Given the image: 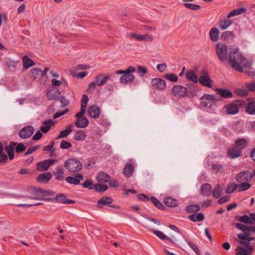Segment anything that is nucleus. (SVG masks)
I'll list each match as a JSON object with an SVG mask.
<instances>
[{
	"label": "nucleus",
	"mask_w": 255,
	"mask_h": 255,
	"mask_svg": "<svg viewBox=\"0 0 255 255\" xmlns=\"http://www.w3.org/2000/svg\"><path fill=\"white\" fill-rule=\"evenodd\" d=\"M52 175L50 172H45L39 175L37 181L39 182L47 183L51 178Z\"/></svg>",
	"instance_id": "b1692460"
},
{
	"label": "nucleus",
	"mask_w": 255,
	"mask_h": 255,
	"mask_svg": "<svg viewBox=\"0 0 255 255\" xmlns=\"http://www.w3.org/2000/svg\"><path fill=\"white\" fill-rule=\"evenodd\" d=\"M139 41L151 42L153 40V37L151 35L147 34L139 35Z\"/></svg>",
	"instance_id": "09e8293b"
},
{
	"label": "nucleus",
	"mask_w": 255,
	"mask_h": 255,
	"mask_svg": "<svg viewBox=\"0 0 255 255\" xmlns=\"http://www.w3.org/2000/svg\"><path fill=\"white\" fill-rule=\"evenodd\" d=\"M216 53L221 61H223V43L219 42L216 46Z\"/></svg>",
	"instance_id": "72a5a7b5"
},
{
	"label": "nucleus",
	"mask_w": 255,
	"mask_h": 255,
	"mask_svg": "<svg viewBox=\"0 0 255 255\" xmlns=\"http://www.w3.org/2000/svg\"><path fill=\"white\" fill-rule=\"evenodd\" d=\"M211 186L209 184H204L201 186V193L202 195L207 196L210 193Z\"/></svg>",
	"instance_id": "ea45409f"
},
{
	"label": "nucleus",
	"mask_w": 255,
	"mask_h": 255,
	"mask_svg": "<svg viewBox=\"0 0 255 255\" xmlns=\"http://www.w3.org/2000/svg\"><path fill=\"white\" fill-rule=\"evenodd\" d=\"M229 62L231 67L239 72H244V67L250 68L252 65L244 57L237 47H233L230 52Z\"/></svg>",
	"instance_id": "f03ea898"
},
{
	"label": "nucleus",
	"mask_w": 255,
	"mask_h": 255,
	"mask_svg": "<svg viewBox=\"0 0 255 255\" xmlns=\"http://www.w3.org/2000/svg\"><path fill=\"white\" fill-rule=\"evenodd\" d=\"M235 93L237 95L242 97L246 96L248 94V92L246 90L241 89H236Z\"/></svg>",
	"instance_id": "e2e57ef3"
},
{
	"label": "nucleus",
	"mask_w": 255,
	"mask_h": 255,
	"mask_svg": "<svg viewBox=\"0 0 255 255\" xmlns=\"http://www.w3.org/2000/svg\"><path fill=\"white\" fill-rule=\"evenodd\" d=\"M83 179V176L82 174L78 173L74 176H68L65 178L66 181L71 184L79 185Z\"/></svg>",
	"instance_id": "4468645a"
},
{
	"label": "nucleus",
	"mask_w": 255,
	"mask_h": 255,
	"mask_svg": "<svg viewBox=\"0 0 255 255\" xmlns=\"http://www.w3.org/2000/svg\"><path fill=\"white\" fill-rule=\"evenodd\" d=\"M252 177V173L249 170H246L237 174L236 179L238 182H250Z\"/></svg>",
	"instance_id": "9d476101"
},
{
	"label": "nucleus",
	"mask_w": 255,
	"mask_h": 255,
	"mask_svg": "<svg viewBox=\"0 0 255 255\" xmlns=\"http://www.w3.org/2000/svg\"><path fill=\"white\" fill-rule=\"evenodd\" d=\"M247 9L244 7H241L231 11L228 15L227 18H230L231 17L238 16L242 14L247 11Z\"/></svg>",
	"instance_id": "cd10ccee"
},
{
	"label": "nucleus",
	"mask_w": 255,
	"mask_h": 255,
	"mask_svg": "<svg viewBox=\"0 0 255 255\" xmlns=\"http://www.w3.org/2000/svg\"><path fill=\"white\" fill-rule=\"evenodd\" d=\"M238 220L246 224H252V221L251 220V216H248V215H244L239 217Z\"/></svg>",
	"instance_id": "3c124183"
},
{
	"label": "nucleus",
	"mask_w": 255,
	"mask_h": 255,
	"mask_svg": "<svg viewBox=\"0 0 255 255\" xmlns=\"http://www.w3.org/2000/svg\"><path fill=\"white\" fill-rule=\"evenodd\" d=\"M41 73V70L40 69L37 68H33L30 70L29 75L35 79H40Z\"/></svg>",
	"instance_id": "c9c22d12"
},
{
	"label": "nucleus",
	"mask_w": 255,
	"mask_h": 255,
	"mask_svg": "<svg viewBox=\"0 0 255 255\" xmlns=\"http://www.w3.org/2000/svg\"><path fill=\"white\" fill-rule=\"evenodd\" d=\"M57 162V159H47L43 161L39 162L36 164V169L39 171H46L55 162Z\"/></svg>",
	"instance_id": "1a4fd4ad"
},
{
	"label": "nucleus",
	"mask_w": 255,
	"mask_h": 255,
	"mask_svg": "<svg viewBox=\"0 0 255 255\" xmlns=\"http://www.w3.org/2000/svg\"><path fill=\"white\" fill-rule=\"evenodd\" d=\"M246 111L250 115H255V104L249 103L246 106Z\"/></svg>",
	"instance_id": "79ce46f5"
},
{
	"label": "nucleus",
	"mask_w": 255,
	"mask_h": 255,
	"mask_svg": "<svg viewBox=\"0 0 255 255\" xmlns=\"http://www.w3.org/2000/svg\"><path fill=\"white\" fill-rule=\"evenodd\" d=\"M82 186L85 188H88L89 189H94L93 183L92 181L90 180H86L84 183L82 184Z\"/></svg>",
	"instance_id": "13d9d810"
},
{
	"label": "nucleus",
	"mask_w": 255,
	"mask_h": 255,
	"mask_svg": "<svg viewBox=\"0 0 255 255\" xmlns=\"http://www.w3.org/2000/svg\"><path fill=\"white\" fill-rule=\"evenodd\" d=\"M89 116L94 119H97L100 115V109L96 105L89 107L88 110Z\"/></svg>",
	"instance_id": "f3484780"
},
{
	"label": "nucleus",
	"mask_w": 255,
	"mask_h": 255,
	"mask_svg": "<svg viewBox=\"0 0 255 255\" xmlns=\"http://www.w3.org/2000/svg\"><path fill=\"white\" fill-rule=\"evenodd\" d=\"M200 74L199 77L200 84L207 88H212L213 81L211 79L208 71L206 70H202Z\"/></svg>",
	"instance_id": "423d86ee"
},
{
	"label": "nucleus",
	"mask_w": 255,
	"mask_h": 255,
	"mask_svg": "<svg viewBox=\"0 0 255 255\" xmlns=\"http://www.w3.org/2000/svg\"><path fill=\"white\" fill-rule=\"evenodd\" d=\"M96 178L100 182H107L110 180L111 177L108 174L101 172L97 174Z\"/></svg>",
	"instance_id": "bb28decb"
},
{
	"label": "nucleus",
	"mask_w": 255,
	"mask_h": 255,
	"mask_svg": "<svg viewBox=\"0 0 255 255\" xmlns=\"http://www.w3.org/2000/svg\"><path fill=\"white\" fill-rule=\"evenodd\" d=\"M164 77L170 81L175 82L178 80V77L174 74L169 73L165 74Z\"/></svg>",
	"instance_id": "864d4df0"
},
{
	"label": "nucleus",
	"mask_w": 255,
	"mask_h": 255,
	"mask_svg": "<svg viewBox=\"0 0 255 255\" xmlns=\"http://www.w3.org/2000/svg\"><path fill=\"white\" fill-rule=\"evenodd\" d=\"M54 122L52 120L45 121L43 122V126L40 128V130L43 133H46L49 131L51 127L54 125Z\"/></svg>",
	"instance_id": "4be33fe9"
},
{
	"label": "nucleus",
	"mask_w": 255,
	"mask_h": 255,
	"mask_svg": "<svg viewBox=\"0 0 255 255\" xmlns=\"http://www.w3.org/2000/svg\"><path fill=\"white\" fill-rule=\"evenodd\" d=\"M186 210L188 213H194L200 210V207L197 205H190L186 207Z\"/></svg>",
	"instance_id": "de8ad7c7"
},
{
	"label": "nucleus",
	"mask_w": 255,
	"mask_h": 255,
	"mask_svg": "<svg viewBox=\"0 0 255 255\" xmlns=\"http://www.w3.org/2000/svg\"><path fill=\"white\" fill-rule=\"evenodd\" d=\"M34 131V128L31 126H27L23 128L19 132L18 136L21 139H27L30 137Z\"/></svg>",
	"instance_id": "9b49d317"
},
{
	"label": "nucleus",
	"mask_w": 255,
	"mask_h": 255,
	"mask_svg": "<svg viewBox=\"0 0 255 255\" xmlns=\"http://www.w3.org/2000/svg\"><path fill=\"white\" fill-rule=\"evenodd\" d=\"M132 73H128L123 75L120 79L121 83L127 84L133 82L135 77Z\"/></svg>",
	"instance_id": "aec40b11"
},
{
	"label": "nucleus",
	"mask_w": 255,
	"mask_h": 255,
	"mask_svg": "<svg viewBox=\"0 0 255 255\" xmlns=\"http://www.w3.org/2000/svg\"><path fill=\"white\" fill-rule=\"evenodd\" d=\"M86 136V133L82 130H79L76 132L74 136V139L77 141H83Z\"/></svg>",
	"instance_id": "4c0bfd02"
},
{
	"label": "nucleus",
	"mask_w": 255,
	"mask_h": 255,
	"mask_svg": "<svg viewBox=\"0 0 255 255\" xmlns=\"http://www.w3.org/2000/svg\"><path fill=\"white\" fill-rule=\"evenodd\" d=\"M241 151L238 149L235 146L230 148L228 151V155L231 158H235L240 156Z\"/></svg>",
	"instance_id": "393cba45"
},
{
	"label": "nucleus",
	"mask_w": 255,
	"mask_h": 255,
	"mask_svg": "<svg viewBox=\"0 0 255 255\" xmlns=\"http://www.w3.org/2000/svg\"><path fill=\"white\" fill-rule=\"evenodd\" d=\"M183 5L187 8L193 10H197L200 9L201 7L199 5L196 4H192L190 3H184Z\"/></svg>",
	"instance_id": "8fccbe9b"
},
{
	"label": "nucleus",
	"mask_w": 255,
	"mask_h": 255,
	"mask_svg": "<svg viewBox=\"0 0 255 255\" xmlns=\"http://www.w3.org/2000/svg\"><path fill=\"white\" fill-rule=\"evenodd\" d=\"M201 105L207 108L221 104V99L212 95L205 94L201 98Z\"/></svg>",
	"instance_id": "7ed1b4c3"
},
{
	"label": "nucleus",
	"mask_w": 255,
	"mask_h": 255,
	"mask_svg": "<svg viewBox=\"0 0 255 255\" xmlns=\"http://www.w3.org/2000/svg\"><path fill=\"white\" fill-rule=\"evenodd\" d=\"M108 188L107 185L102 184H96L94 185V189L99 192H102L107 190Z\"/></svg>",
	"instance_id": "c03bdc74"
},
{
	"label": "nucleus",
	"mask_w": 255,
	"mask_h": 255,
	"mask_svg": "<svg viewBox=\"0 0 255 255\" xmlns=\"http://www.w3.org/2000/svg\"><path fill=\"white\" fill-rule=\"evenodd\" d=\"M189 219L194 222L202 221L204 219V215L202 213L193 214L188 216Z\"/></svg>",
	"instance_id": "473e14b6"
},
{
	"label": "nucleus",
	"mask_w": 255,
	"mask_h": 255,
	"mask_svg": "<svg viewBox=\"0 0 255 255\" xmlns=\"http://www.w3.org/2000/svg\"><path fill=\"white\" fill-rule=\"evenodd\" d=\"M151 84L153 89L160 91H163L166 87V82L161 78L153 79Z\"/></svg>",
	"instance_id": "f8f14e48"
},
{
	"label": "nucleus",
	"mask_w": 255,
	"mask_h": 255,
	"mask_svg": "<svg viewBox=\"0 0 255 255\" xmlns=\"http://www.w3.org/2000/svg\"><path fill=\"white\" fill-rule=\"evenodd\" d=\"M89 101L88 96L86 94H84L82 97L81 101V106L82 108H86Z\"/></svg>",
	"instance_id": "4d7b16f0"
},
{
	"label": "nucleus",
	"mask_w": 255,
	"mask_h": 255,
	"mask_svg": "<svg viewBox=\"0 0 255 255\" xmlns=\"http://www.w3.org/2000/svg\"><path fill=\"white\" fill-rule=\"evenodd\" d=\"M75 126L79 128H85L89 125V120L86 117L79 118L75 122Z\"/></svg>",
	"instance_id": "5701e85b"
},
{
	"label": "nucleus",
	"mask_w": 255,
	"mask_h": 255,
	"mask_svg": "<svg viewBox=\"0 0 255 255\" xmlns=\"http://www.w3.org/2000/svg\"><path fill=\"white\" fill-rule=\"evenodd\" d=\"M41 188L30 187L28 188V192L31 194L27 198L30 199H36L43 201H51L52 199L49 198H42L40 196Z\"/></svg>",
	"instance_id": "6e6552de"
},
{
	"label": "nucleus",
	"mask_w": 255,
	"mask_h": 255,
	"mask_svg": "<svg viewBox=\"0 0 255 255\" xmlns=\"http://www.w3.org/2000/svg\"><path fill=\"white\" fill-rule=\"evenodd\" d=\"M3 146L1 142H0V163H6L8 159V156L3 153Z\"/></svg>",
	"instance_id": "58836bf2"
},
{
	"label": "nucleus",
	"mask_w": 255,
	"mask_h": 255,
	"mask_svg": "<svg viewBox=\"0 0 255 255\" xmlns=\"http://www.w3.org/2000/svg\"><path fill=\"white\" fill-rule=\"evenodd\" d=\"M23 66L25 69L34 65V62L27 56H24L22 58Z\"/></svg>",
	"instance_id": "f704fd0d"
},
{
	"label": "nucleus",
	"mask_w": 255,
	"mask_h": 255,
	"mask_svg": "<svg viewBox=\"0 0 255 255\" xmlns=\"http://www.w3.org/2000/svg\"><path fill=\"white\" fill-rule=\"evenodd\" d=\"M111 78V75L109 74H100L95 77V81L98 86H102L104 85L106 82L109 80Z\"/></svg>",
	"instance_id": "2eb2a0df"
},
{
	"label": "nucleus",
	"mask_w": 255,
	"mask_h": 255,
	"mask_svg": "<svg viewBox=\"0 0 255 255\" xmlns=\"http://www.w3.org/2000/svg\"><path fill=\"white\" fill-rule=\"evenodd\" d=\"M39 147H40L39 145H37L29 147L28 149V150H27V151L25 153L24 155L26 156L28 154H30L32 153L34 151H35L36 150L38 149L39 148Z\"/></svg>",
	"instance_id": "0e129e2a"
},
{
	"label": "nucleus",
	"mask_w": 255,
	"mask_h": 255,
	"mask_svg": "<svg viewBox=\"0 0 255 255\" xmlns=\"http://www.w3.org/2000/svg\"><path fill=\"white\" fill-rule=\"evenodd\" d=\"M249 182H241V184H237V190L240 192L247 190L251 186Z\"/></svg>",
	"instance_id": "a19ab883"
},
{
	"label": "nucleus",
	"mask_w": 255,
	"mask_h": 255,
	"mask_svg": "<svg viewBox=\"0 0 255 255\" xmlns=\"http://www.w3.org/2000/svg\"><path fill=\"white\" fill-rule=\"evenodd\" d=\"M54 199L57 202L62 204H71L75 203V201L68 199L66 196L62 193L57 195Z\"/></svg>",
	"instance_id": "a211bd4d"
},
{
	"label": "nucleus",
	"mask_w": 255,
	"mask_h": 255,
	"mask_svg": "<svg viewBox=\"0 0 255 255\" xmlns=\"http://www.w3.org/2000/svg\"><path fill=\"white\" fill-rule=\"evenodd\" d=\"M237 228L244 231V233L238 234V238L241 243L245 244L244 246L238 247L236 249L237 255H250L254 249V246L250 244L252 240L255 241V238L251 237L246 231H253L255 232V228L247 226L241 223H237L236 225Z\"/></svg>",
	"instance_id": "f257e3e1"
},
{
	"label": "nucleus",
	"mask_w": 255,
	"mask_h": 255,
	"mask_svg": "<svg viewBox=\"0 0 255 255\" xmlns=\"http://www.w3.org/2000/svg\"><path fill=\"white\" fill-rule=\"evenodd\" d=\"M17 144L16 142H10L9 144L6 145L4 149L8 154L9 159L12 160L14 157V149Z\"/></svg>",
	"instance_id": "6ab92c4d"
},
{
	"label": "nucleus",
	"mask_w": 255,
	"mask_h": 255,
	"mask_svg": "<svg viewBox=\"0 0 255 255\" xmlns=\"http://www.w3.org/2000/svg\"><path fill=\"white\" fill-rule=\"evenodd\" d=\"M15 148L16 152L19 153L25 150L26 146L22 143H19L16 144Z\"/></svg>",
	"instance_id": "052dcab7"
},
{
	"label": "nucleus",
	"mask_w": 255,
	"mask_h": 255,
	"mask_svg": "<svg viewBox=\"0 0 255 255\" xmlns=\"http://www.w3.org/2000/svg\"><path fill=\"white\" fill-rule=\"evenodd\" d=\"M54 192L50 190H45L41 189L40 196H49L54 195Z\"/></svg>",
	"instance_id": "69168bd1"
},
{
	"label": "nucleus",
	"mask_w": 255,
	"mask_h": 255,
	"mask_svg": "<svg viewBox=\"0 0 255 255\" xmlns=\"http://www.w3.org/2000/svg\"><path fill=\"white\" fill-rule=\"evenodd\" d=\"M64 166L70 172H78L82 169V164L75 158L68 159L64 163Z\"/></svg>",
	"instance_id": "20e7f679"
},
{
	"label": "nucleus",
	"mask_w": 255,
	"mask_h": 255,
	"mask_svg": "<svg viewBox=\"0 0 255 255\" xmlns=\"http://www.w3.org/2000/svg\"><path fill=\"white\" fill-rule=\"evenodd\" d=\"M150 200L154 204V205L160 209H164L165 207L162 204V203L158 201L156 198L152 197L150 198Z\"/></svg>",
	"instance_id": "603ef678"
},
{
	"label": "nucleus",
	"mask_w": 255,
	"mask_h": 255,
	"mask_svg": "<svg viewBox=\"0 0 255 255\" xmlns=\"http://www.w3.org/2000/svg\"><path fill=\"white\" fill-rule=\"evenodd\" d=\"M64 172L62 169L59 167L54 172V175L56 176V179L58 180H62L63 179Z\"/></svg>",
	"instance_id": "a18cd8bd"
},
{
	"label": "nucleus",
	"mask_w": 255,
	"mask_h": 255,
	"mask_svg": "<svg viewBox=\"0 0 255 255\" xmlns=\"http://www.w3.org/2000/svg\"><path fill=\"white\" fill-rule=\"evenodd\" d=\"M236 189H237V184L231 183L227 186L225 191L227 193H232Z\"/></svg>",
	"instance_id": "6e6d98bb"
},
{
	"label": "nucleus",
	"mask_w": 255,
	"mask_h": 255,
	"mask_svg": "<svg viewBox=\"0 0 255 255\" xmlns=\"http://www.w3.org/2000/svg\"><path fill=\"white\" fill-rule=\"evenodd\" d=\"M171 92L174 96L178 98L185 97L188 93L187 88L180 85L174 86L171 89Z\"/></svg>",
	"instance_id": "0eeeda50"
},
{
	"label": "nucleus",
	"mask_w": 255,
	"mask_h": 255,
	"mask_svg": "<svg viewBox=\"0 0 255 255\" xmlns=\"http://www.w3.org/2000/svg\"><path fill=\"white\" fill-rule=\"evenodd\" d=\"M60 92L58 89L52 87L48 89L46 92L48 99L50 100H55L59 98Z\"/></svg>",
	"instance_id": "dca6fc26"
},
{
	"label": "nucleus",
	"mask_w": 255,
	"mask_h": 255,
	"mask_svg": "<svg viewBox=\"0 0 255 255\" xmlns=\"http://www.w3.org/2000/svg\"><path fill=\"white\" fill-rule=\"evenodd\" d=\"M140 34H138L135 32H130L128 34V36L129 39H134L137 41H139Z\"/></svg>",
	"instance_id": "338daca9"
},
{
	"label": "nucleus",
	"mask_w": 255,
	"mask_h": 255,
	"mask_svg": "<svg viewBox=\"0 0 255 255\" xmlns=\"http://www.w3.org/2000/svg\"><path fill=\"white\" fill-rule=\"evenodd\" d=\"M219 31L217 28H212L209 32L211 40L212 42H217L219 39Z\"/></svg>",
	"instance_id": "412c9836"
},
{
	"label": "nucleus",
	"mask_w": 255,
	"mask_h": 255,
	"mask_svg": "<svg viewBox=\"0 0 255 255\" xmlns=\"http://www.w3.org/2000/svg\"><path fill=\"white\" fill-rule=\"evenodd\" d=\"M222 192V189L219 184H217L213 189V196L216 198H219L221 197Z\"/></svg>",
	"instance_id": "37998d69"
},
{
	"label": "nucleus",
	"mask_w": 255,
	"mask_h": 255,
	"mask_svg": "<svg viewBox=\"0 0 255 255\" xmlns=\"http://www.w3.org/2000/svg\"><path fill=\"white\" fill-rule=\"evenodd\" d=\"M164 204L168 207H175L178 206L177 201L170 197H166L163 200Z\"/></svg>",
	"instance_id": "a878e982"
},
{
	"label": "nucleus",
	"mask_w": 255,
	"mask_h": 255,
	"mask_svg": "<svg viewBox=\"0 0 255 255\" xmlns=\"http://www.w3.org/2000/svg\"><path fill=\"white\" fill-rule=\"evenodd\" d=\"M152 232L160 239L163 240H167L171 243H174L173 241L170 238L164 235L162 232L157 230H153Z\"/></svg>",
	"instance_id": "e433bc0d"
},
{
	"label": "nucleus",
	"mask_w": 255,
	"mask_h": 255,
	"mask_svg": "<svg viewBox=\"0 0 255 255\" xmlns=\"http://www.w3.org/2000/svg\"><path fill=\"white\" fill-rule=\"evenodd\" d=\"M71 142L66 140H62L60 144V147L62 149H68L72 147Z\"/></svg>",
	"instance_id": "5fc2aeb1"
},
{
	"label": "nucleus",
	"mask_w": 255,
	"mask_h": 255,
	"mask_svg": "<svg viewBox=\"0 0 255 255\" xmlns=\"http://www.w3.org/2000/svg\"><path fill=\"white\" fill-rule=\"evenodd\" d=\"M185 77L188 80L194 83H197L199 81V78L193 71L187 72L185 74Z\"/></svg>",
	"instance_id": "c85d7f7f"
},
{
	"label": "nucleus",
	"mask_w": 255,
	"mask_h": 255,
	"mask_svg": "<svg viewBox=\"0 0 255 255\" xmlns=\"http://www.w3.org/2000/svg\"><path fill=\"white\" fill-rule=\"evenodd\" d=\"M113 202V199L109 197H103L98 201L97 206L99 208H103L104 206H108L114 208H118V206L114 205H110Z\"/></svg>",
	"instance_id": "ddd939ff"
},
{
	"label": "nucleus",
	"mask_w": 255,
	"mask_h": 255,
	"mask_svg": "<svg viewBox=\"0 0 255 255\" xmlns=\"http://www.w3.org/2000/svg\"><path fill=\"white\" fill-rule=\"evenodd\" d=\"M134 169V168L132 164L130 163L127 164L124 169L123 173L125 176L129 177L132 176Z\"/></svg>",
	"instance_id": "c756f323"
},
{
	"label": "nucleus",
	"mask_w": 255,
	"mask_h": 255,
	"mask_svg": "<svg viewBox=\"0 0 255 255\" xmlns=\"http://www.w3.org/2000/svg\"><path fill=\"white\" fill-rule=\"evenodd\" d=\"M74 126L72 124L69 125L65 129L62 130L58 136V138L65 137L72 131Z\"/></svg>",
	"instance_id": "7c9ffc66"
},
{
	"label": "nucleus",
	"mask_w": 255,
	"mask_h": 255,
	"mask_svg": "<svg viewBox=\"0 0 255 255\" xmlns=\"http://www.w3.org/2000/svg\"><path fill=\"white\" fill-rule=\"evenodd\" d=\"M54 144V142L53 141H51L49 144L43 147V150L44 151H51V153L52 154L54 152V150H52Z\"/></svg>",
	"instance_id": "680f3d73"
},
{
	"label": "nucleus",
	"mask_w": 255,
	"mask_h": 255,
	"mask_svg": "<svg viewBox=\"0 0 255 255\" xmlns=\"http://www.w3.org/2000/svg\"><path fill=\"white\" fill-rule=\"evenodd\" d=\"M138 73L142 74H145L147 72V68L144 66H138L137 67Z\"/></svg>",
	"instance_id": "774afa93"
},
{
	"label": "nucleus",
	"mask_w": 255,
	"mask_h": 255,
	"mask_svg": "<svg viewBox=\"0 0 255 255\" xmlns=\"http://www.w3.org/2000/svg\"><path fill=\"white\" fill-rule=\"evenodd\" d=\"M135 71V68L133 66H129L127 70H119L116 71V74H125L128 73H133Z\"/></svg>",
	"instance_id": "49530a36"
},
{
	"label": "nucleus",
	"mask_w": 255,
	"mask_h": 255,
	"mask_svg": "<svg viewBox=\"0 0 255 255\" xmlns=\"http://www.w3.org/2000/svg\"><path fill=\"white\" fill-rule=\"evenodd\" d=\"M186 243L187 244V245L191 248H192L193 251L197 254H198L200 252L199 249H198V248L197 247V246H196V245L193 243H192L191 242H190V241L188 240H186Z\"/></svg>",
	"instance_id": "bf43d9fd"
},
{
	"label": "nucleus",
	"mask_w": 255,
	"mask_h": 255,
	"mask_svg": "<svg viewBox=\"0 0 255 255\" xmlns=\"http://www.w3.org/2000/svg\"><path fill=\"white\" fill-rule=\"evenodd\" d=\"M245 102L242 100L234 101L226 106V113L228 115H235L239 112V106H243Z\"/></svg>",
	"instance_id": "39448f33"
},
{
	"label": "nucleus",
	"mask_w": 255,
	"mask_h": 255,
	"mask_svg": "<svg viewBox=\"0 0 255 255\" xmlns=\"http://www.w3.org/2000/svg\"><path fill=\"white\" fill-rule=\"evenodd\" d=\"M247 144V141L245 138H239L236 141L235 147L241 151L246 147Z\"/></svg>",
	"instance_id": "2f4dec72"
}]
</instances>
